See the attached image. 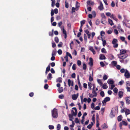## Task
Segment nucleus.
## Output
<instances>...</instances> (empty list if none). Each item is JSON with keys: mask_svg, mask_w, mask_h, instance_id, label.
I'll return each mask as SVG.
<instances>
[{"mask_svg": "<svg viewBox=\"0 0 130 130\" xmlns=\"http://www.w3.org/2000/svg\"><path fill=\"white\" fill-rule=\"evenodd\" d=\"M61 128V125H60L59 124H58L57 127V130H60Z\"/></svg>", "mask_w": 130, "mask_h": 130, "instance_id": "47", "label": "nucleus"}, {"mask_svg": "<svg viewBox=\"0 0 130 130\" xmlns=\"http://www.w3.org/2000/svg\"><path fill=\"white\" fill-rule=\"evenodd\" d=\"M126 86H130V82L129 81H127L126 82Z\"/></svg>", "mask_w": 130, "mask_h": 130, "instance_id": "54", "label": "nucleus"}, {"mask_svg": "<svg viewBox=\"0 0 130 130\" xmlns=\"http://www.w3.org/2000/svg\"><path fill=\"white\" fill-rule=\"evenodd\" d=\"M113 91L115 93L117 94L118 92V89L116 88H115L113 90Z\"/></svg>", "mask_w": 130, "mask_h": 130, "instance_id": "36", "label": "nucleus"}, {"mask_svg": "<svg viewBox=\"0 0 130 130\" xmlns=\"http://www.w3.org/2000/svg\"><path fill=\"white\" fill-rule=\"evenodd\" d=\"M55 3V0H54L52 1V4H51V6H52V7H53L54 6Z\"/></svg>", "mask_w": 130, "mask_h": 130, "instance_id": "45", "label": "nucleus"}, {"mask_svg": "<svg viewBox=\"0 0 130 130\" xmlns=\"http://www.w3.org/2000/svg\"><path fill=\"white\" fill-rule=\"evenodd\" d=\"M122 119V115H120L118 117V121H120Z\"/></svg>", "mask_w": 130, "mask_h": 130, "instance_id": "30", "label": "nucleus"}, {"mask_svg": "<svg viewBox=\"0 0 130 130\" xmlns=\"http://www.w3.org/2000/svg\"><path fill=\"white\" fill-rule=\"evenodd\" d=\"M124 80H121V81L119 82L118 85H119L121 86L122 85L123 83H124Z\"/></svg>", "mask_w": 130, "mask_h": 130, "instance_id": "41", "label": "nucleus"}, {"mask_svg": "<svg viewBox=\"0 0 130 130\" xmlns=\"http://www.w3.org/2000/svg\"><path fill=\"white\" fill-rule=\"evenodd\" d=\"M48 127L50 129H52L54 128V126L52 125H50L48 126Z\"/></svg>", "mask_w": 130, "mask_h": 130, "instance_id": "49", "label": "nucleus"}, {"mask_svg": "<svg viewBox=\"0 0 130 130\" xmlns=\"http://www.w3.org/2000/svg\"><path fill=\"white\" fill-rule=\"evenodd\" d=\"M73 115L71 114H69L68 115V116L70 120L73 121Z\"/></svg>", "mask_w": 130, "mask_h": 130, "instance_id": "20", "label": "nucleus"}, {"mask_svg": "<svg viewBox=\"0 0 130 130\" xmlns=\"http://www.w3.org/2000/svg\"><path fill=\"white\" fill-rule=\"evenodd\" d=\"M102 88L104 89H106L108 88L107 83H104L102 85Z\"/></svg>", "mask_w": 130, "mask_h": 130, "instance_id": "23", "label": "nucleus"}, {"mask_svg": "<svg viewBox=\"0 0 130 130\" xmlns=\"http://www.w3.org/2000/svg\"><path fill=\"white\" fill-rule=\"evenodd\" d=\"M123 92L122 91H120L119 92L118 95L119 97L120 98H122L123 95Z\"/></svg>", "mask_w": 130, "mask_h": 130, "instance_id": "21", "label": "nucleus"}, {"mask_svg": "<svg viewBox=\"0 0 130 130\" xmlns=\"http://www.w3.org/2000/svg\"><path fill=\"white\" fill-rule=\"evenodd\" d=\"M106 59L105 56L103 54H101L99 56V59L101 60H105Z\"/></svg>", "mask_w": 130, "mask_h": 130, "instance_id": "11", "label": "nucleus"}, {"mask_svg": "<svg viewBox=\"0 0 130 130\" xmlns=\"http://www.w3.org/2000/svg\"><path fill=\"white\" fill-rule=\"evenodd\" d=\"M62 24V22L61 21L59 22L58 23V26L59 27H61Z\"/></svg>", "mask_w": 130, "mask_h": 130, "instance_id": "59", "label": "nucleus"}, {"mask_svg": "<svg viewBox=\"0 0 130 130\" xmlns=\"http://www.w3.org/2000/svg\"><path fill=\"white\" fill-rule=\"evenodd\" d=\"M117 56L120 59V61L121 63L126 64L128 62V60L125 59L127 57V55L118 54H117Z\"/></svg>", "mask_w": 130, "mask_h": 130, "instance_id": "1", "label": "nucleus"}, {"mask_svg": "<svg viewBox=\"0 0 130 130\" xmlns=\"http://www.w3.org/2000/svg\"><path fill=\"white\" fill-rule=\"evenodd\" d=\"M110 98L108 97H106L104 99V100L102 101V102L103 105H104V104H105L107 102L109 101H110Z\"/></svg>", "mask_w": 130, "mask_h": 130, "instance_id": "5", "label": "nucleus"}, {"mask_svg": "<svg viewBox=\"0 0 130 130\" xmlns=\"http://www.w3.org/2000/svg\"><path fill=\"white\" fill-rule=\"evenodd\" d=\"M85 21L84 20L80 22V26H81V27H82L83 25L85 23Z\"/></svg>", "mask_w": 130, "mask_h": 130, "instance_id": "43", "label": "nucleus"}, {"mask_svg": "<svg viewBox=\"0 0 130 130\" xmlns=\"http://www.w3.org/2000/svg\"><path fill=\"white\" fill-rule=\"evenodd\" d=\"M126 52V51L125 50L122 49L120 51V53L119 54L124 55V54Z\"/></svg>", "mask_w": 130, "mask_h": 130, "instance_id": "15", "label": "nucleus"}, {"mask_svg": "<svg viewBox=\"0 0 130 130\" xmlns=\"http://www.w3.org/2000/svg\"><path fill=\"white\" fill-rule=\"evenodd\" d=\"M100 64L102 67H104L105 66V64L103 62H100Z\"/></svg>", "mask_w": 130, "mask_h": 130, "instance_id": "62", "label": "nucleus"}, {"mask_svg": "<svg viewBox=\"0 0 130 130\" xmlns=\"http://www.w3.org/2000/svg\"><path fill=\"white\" fill-rule=\"evenodd\" d=\"M66 56H67V57L69 56L71 58V59H72V57L71 54L68 52H67L66 53Z\"/></svg>", "mask_w": 130, "mask_h": 130, "instance_id": "35", "label": "nucleus"}, {"mask_svg": "<svg viewBox=\"0 0 130 130\" xmlns=\"http://www.w3.org/2000/svg\"><path fill=\"white\" fill-rule=\"evenodd\" d=\"M65 7L67 8L69 7V4L67 2V1H66L65 2Z\"/></svg>", "mask_w": 130, "mask_h": 130, "instance_id": "50", "label": "nucleus"}, {"mask_svg": "<svg viewBox=\"0 0 130 130\" xmlns=\"http://www.w3.org/2000/svg\"><path fill=\"white\" fill-rule=\"evenodd\" d=\"M125 113L126 115V116L130 114V110L129 109H127L126 108L125 110Z\"/></svg>", "mask_w": 130, "mask_h": 130, "instance_id": "22", "label": "nucleus"}, {"mask_svg": "<svg viewBox=\"0 0 130 130\" xmlns=\"http://www.w3.org/2000/svg\"><path fill=\"white\" fill-rule=\"evenodd\" d=\"M125 76L127 78H129L130 77V74L129 73L128 71L126 69L124 74Z\"/></svg>", "mask_w": 130, "mask_h": 130, "instance_id": "6", "label": "nucleus"}, {"mask_svg": "<svg viewBox=\"0 0 130 130\" xmlns=\"http://www.w3.org/2000/svg\"><path fill=\"white\" fill-rule=\"evenodd\" d=\"M98 9L101 11L103 10L104 9L103 4L101 2H100V5L98 7Z\"/></svg>", "mask_w": 130, "mask_h": 130, "instance_id": "7", "label": "nucleus"}, {"mask_svg": "<svg viewBox=\"0 0 130 130\" xmlns=\"http://www.w3.org/2000/svg\"><path fill=\"white\" fill-rule=\"evenodd\" d=\"M126 103L127 104H130V100L128 99H126Z\"/></svg>", "mask_w": 130, "mask_h": 130, "instance_id": "48", "label": "nucleus"}, {"mask_svg": "<svg viewBox=\"0 0 130 130\" xmlns=\"http://www.w3.org/2000/svg\"><path fill=\"white\" fill-rule=\"evenodd\" d=\"M120 122L122 124H123L124 125L126 126L127 125V123L124 121H122L121 122Z\"/></svg>", "mask_w": 130, "mask_h": 130, "instance_id": "42", "label": "nucleus"}, {"mask_svg": "<svg viewBox=\"0 0 130 130\" xmlns=\"http://www.w3.org/2000/svg\"><path fill=\"white\" fill-rule=\"evenodd\" d=\"M101 16L102 17V18H106V17L104 13H102L101 14Z\"/></svg>", "mask_w": 130, "mask_h": 130, "instance_id": "56", "label": "nucleus"}, {"mask_svg": "<svg viewBox=\"0 0 130 130\" xmlns=\"http://www.w3.org/2000/svg\"><path fill=\"white\" fill-rule=\"evenodd\" d=\"M126 89H127V92H130V87H126Z\"/></svg>", "mask_w": 130, "mask_h": 130, "instance_id": "64", "label": "nucleus"}, {"mask_svg": "<svg viewBox=\"0 0 130 130\" xmlns=\"http://www.w3.org/2000/svg\"><path fill=\"white\" fill-rule=\"evenodd\" d=\"M118 29L120 32H123V31L122 29L121 28L120 26H119L117 27Z\"/></svg>", "mask_w": 130, "mask_h": 130, "instance_id": "25", "label": "nucleus"}, {"mask_svg": "<svg viewBox=\"0 0 130 130\" xmlns=\"http://www.w3.org/2000/svg\"><path fill=\"white\" fill-rule=\"evenodd\" d=\"M76 64H73L72 67V69L74 70L76 69Z\"/></svg>", "mask_w": 130, "mask_h": 130, "instance_id": "34", "label": "nucleus"}, {"mask_svg": "<svg viewBox=\"0 0 130 130\" xmlns=\"http://www.w3.org/2000/svg\"><path fill=\"white\" fill-rule=\"evenodd\" d=\"M56 50H54L52 52V56H55L56 55Z\"/></svg>", "mask_w": 130, "mask_h": 130, "instance_id": "40", "label": "nucleus"}, {"mask_svg": "<svg viewBox=\"0 0 130 130\" xmlns=\"http://www.w3.org/2000/svg\"><path fill=\"white\" fill-rule=\"evenodd\" d=\"M103 78V80H105L107 79L108 76L104 74V75Z\"/></svg>", "mask_w": 130, "mask_h": 130, "instance_id": "46", "label": "nucleus"}, {"mask_svg": "<svg viewBox=\"0 0 130 130\" xmlns=\"http://www.w3.org/2000/svg\"><path fill=\"white\" fill-rule=\"evenodd\" d=\"M68 85L69 87H70L71 86H73V82L72 81H71L70 79H68Z\"/></svg>", "mask_w": 130, "mask_h": 130, "instance_id": "16", "label": "nucleus"}, {"mask_svg": "<svg viewBox=\"0 0 130 130\" xmlns=\"http://www.w3.org/2000/svg\"><path fill=\"white\" fill-rule=\"evenodd\" d=\"M110 18L112 19L113 20L117 21L118 20V19L116 18V16L113 14H112L110 16Z\"/></svg>", "mask_w": 130, "mask_h": 130, "instance_id": "13", "label": "nucleus"}, {"mask_svg": "<svg viewBox=\"0 0 130 130\" xmlns=\"http://www.w3.org/2000/svg\"><path fill=\"white\" fill-rule=\"evenodd\" d=\"M101 52L103 53H106L107 52L106 51L104 48H103L101 50Z\"/></svg>", "mask_w": 130, "mask_h": 130, "instance_id": "39", "label": "nucleus"}, {"mask_svg": "<svg viewBox=\"0 0 130 130\" xmlns=\"http://www.w3.org/2000/svg\"><path fill=\"white\" fill-rule=\"evenodd\" d=\"M50 65H49L48 67L46 68V71L48 72L50 70Z\"/></svg>", "mask_w": 130, "mask_h": 130, "instance_id": "55", "label": "nucleus"}, {"mask_svg": "<svg viewBox=\"0 0 130 130\" xmlns=\"http://www.w3.org/2000/svg\"><path fill=\"white\" fill-rule=\"evenodd\" d=\"M75 6L76 9L78 8L79 7V4L77 2H76Z\"/></svg>", "mask_w": 130, "mask_h": 130, "instance_id": "44", "label": "nucleus"}, {"mask_svg": "<svg viewBox=\"0 0 130 130\" xmlns=\"http://www.w3.org/2000/svg\"><path fill=\"white\" fill-rule=\"evenodd\" d=\"M106 15L108 16V17H110V16H111V13L109 12H107L106 13Z\"/></svg>", "mask_w": 130, "mask_h": 130, "instance_id": "61", "label": "nucleus"}, {"mask_svg": "<svg viewBox=\"0 0 130 130\" xmlns=\"http://www.w3.org/2000/svg\"><path fill=\"white\" fill-rule=\"evenodd\" d=\"M108 127V126L105 123L104 124L103 127V129H106Z\"/></svg>", "mask_w": 130, "mask_h": 130, "instance_id": "37", "label": "nucleus"}, {"mask_svg": "<svg viewBox=\"0 0 130 130\" xmlns=\"http://www.w3.org/2000/svg\"><path fill=\"white\" fill-rule=\"evenodd\" d=\"M58 97L59 99H62L64 97V96L62 94L60 95Z\"/></svg>", "mask_w": 130, "mask_h": 130, "instance_id": "58", "label": "nucleus"}, {"mask_svg": "<svg viewBox=\"0 0 130 130\" xmlns=\"http://www.w3.org/2000/svg\"><path fill=\"white\" fill-rule=\"evenodd\" d=\"M107 83L109 85L113 84L114 83L113 81L110 79H108L107 81Z\"/></svg>", "mask_w": 130, "mask_h": 130, "instance_id": "17", "label": "nucleus"}, {"mask_svg": "<svg viewBox=\"0 0 130 130\" xmlns=\"http://www.w3.org/2000/svg\"><path fill=\"white\" fill-rule=\"evenodd\" d=\"M54 12L55 14H57L58 12V9L57 8L55 9L54 10Z\"/></svg>", "mask_w": 130, "mask_h": 130, "instance_id": "60", "label": "nucleus"}, {"mask_svg": "<svg viewBox=\"0 0 130 130\" xmlns=\"http://www.w3.org/2000/svg\"><path fill=\"white\" fill-rule=\"evenodd\" d=\"M101 23L104 24H106V18H102L101 20Z\"/></svg>", "mask_w": 130, "mask_h": 130, "instance_id": "18", "label": "nucleus"}, {"mask_svg": "<svg viewBox=\"0 0 130 130\" xmlns=\"http://www.w3.org/2000/svg\"><path fill=\"white\" fill-rule=\"evenodd\" d=\"M108 22H109V23L110 24V25L111 26L113 25L114 24L113 22L110 19H108Z\"/></svg>", "mask_w": 130, "mask_h": 130, "instance_id": "27", "label": "nucleus"}, {"mask_svg": "<svg viewBox=\"0 0 130 130\" xmlns=\"http://www.w3.org/2000/svg\"><path fill=\"white\" fill-rule=\"evenodd\" d=\"M123 17L124 18V20H123L122 22L123 25L124 26L127 27L126 21H127V22H128V21L126 19V17L124 15Z\"/></svg>", "mask_w": 130, "mask_h": 130, "instance_id": "8", "label": "nucleus"}, {"mask_svg": "<svg viewBox=\"0 0 130 130\" xmlns=\"http://www.w3.org/2000/svg\"><path fill=\"white\" fill-rule=\"evenodd\" d=\"M62 78L61 77H59L56 79V82L61 83L62 81Z\"/></svg>", "mask_w": 130, "mask_h": 130, "instance_id": "28", "label": "nucleus"}, {"mask_svg": "<svg viewBox=\"0 0 130 130\" xmlns=\"http://www.w3.org/2000/svg\"><path fill=\"white\" fill-rule=\"evenodd\" d=\"M98 83L100 84V85L102 86L103 85V83L102 82V80L100 79H98L97 80Z\"/></svg>", "mask_w": 130, "mask_h": 130, "instance_id": "26", "label": "nucleus"}, {"mask_svg": "<svg viewBox=\"0 0 130 130\" xmlns=\"http://www.w3.org/2000/svg\"><path fill=\"white\" fill-rule=\"evenodd\" d=\"M63 90L62 87H59L58 89V91L59 93H61L63 91Z\"/></svg>", "mask_w": 130, "mask_h": 130, "instance_id": "33", "label": "nucleus"}, {"mask_svg": "<svg viewBox=\"0 0 130 130\" xmlns=\"http://www.w3.org/2000/svg\"><path fill=\"white\" fill-rule=\"evenodd\" d=\"M121 40L123 41H124L125 40V38L124 37L121 36L120 37Z\"/></svg>", "mask_w": 130, "mask_h": 130, "instance_id": "57", "label": "nucleus"}, {"mask_svg": "<svg viewBox=\"0 0 130 130\" xmlns=\"http://www.w3.org/2000/svg\"><path fill=\"white\" fill-rule=\"evenodd\" d=\"M52 78V75L51 73H49L47 76V79L48 80H50Z\"/></svg>", "mask_w": 130, "mask_h": 130, "instance_id": "24", "label": "nucleus"}, {"mask_svg": "<svg viewBox=\"0 0 130 130\" xmlns=\"http://www.w3.org/2000/svg\"><path fill=\"white\" fill-rule=\"evenodd\" d=\"M85 32L87 35L88 38V39H90V38L91 34L89 32L88 30L87 29L85 31Z\"/></svg>", "mask_w": 130, "mask_h": 130, "instance_id": "12", "label": "nucleus"}, {"mask_svg": "<svg viewBox=\"0 0 130 130\" xmlns=\"http://www.w3.org/2000/svg\"><path fill=\"white\" fill-rule=\"evenodd\" d=\"M52 117L54 118H56L58 117L57 110L54 108L52 110Z\"/></svg>", "mask_w": 130, "mask_h": 130, "instance_id": "2", "label": "nucleus"}, {"mask_svg": "<svg viewBox=\"0 0 130 130\" xmlns=\"http://www.w3.org/2000/svg\"><path fill=\"white\" fill-rule=\"evenodd\" d=\"M114 110L112 109L109 115V116L111 118H112L115 116V114L114 113Z\"/></svg>", "mask_w": 130, "mask_h": 130, "instance_id": "9", "label": "nucleus"}, {"mask_svg": "<svg viewBox=\"0 0 130 130\" xmlns=\"http://www.w3.org/2000/svg\"><path fill=\"white\" fill-rule=\"evenodd\" d=\"M118 40L117 39H114L112 41V43L113 44V47L114 48L118 47V44L117 43Z\"/></svg>", "mask_w": 130, "mask_h": 130, "instance_id": "3", "label": "nucleus"}, {"mask_svg": "<svg viewBox=\"0 0 130 130\" xmlns=\"http://www.w3.org/2000/svg\"><path fill=\"white\" fill-rule=\"evenodd\" d=\"M89 49L90 51H91L93 53V54L94 55L95 54L96 52H95L94 49H93V47L92 46H89Z\"/></svg>", "mask_w": 130, "mask_h": 130, "instance_id": "14", "label": "nucleus"}, {"mask_svg": "<svg viewBox=\"0 0 130 130\" xmlns=\"http://www.w3.org/2000/svg\"><path fill=\"white\" fill-rule=\"evenodd\" d=\"M92 93L93 94V96L95 97L97 96V93L95 91L94 89H92Z\"/></svg>", "mask_w": 130, "mask_h": 130, "instance_id": "32", "label": "nucleus"}, {"mask_svg": "<svg viewBox=\"0 0 130 130\" xmlns=\"http://www.w3.org/2000/svg\"><path fill=\"white\" fill-rule=\"evenodd\" d=\"M102 40L103 42L102 44L103 46H105L106 43V40H103V39H102Z\"/></svg>", "mask_w": 130, "mask_h": 130, "instance_id": "31", "label": "nucleus"}, {"mask_svg": "<svg viewBox=\"0 0 130 130\" xmlns=\"http://www.w3.org/2000/svg\"><path fill=\"white\" fill-rule=\"evenodd\" d=\"M86 68V66L85 63H84L83 64V69L84 70H85Z\"/></svg>", "mask_w": 130, "mask_h": 130, "instance_id": "63", "label": "nucleus"}, {"mask_svg": "<svg viewBox=\"0 0 130 130\" xmlns=\"http://www.w3.org/2000/svg\"><path fill=\"white\" fill-rule=\"evenodd\" d=\"M78 96V93H77L76 94H74L72 96V98L74 100H76Z\"/></svg>", "mask_w": 130, "mask_h": 130, "instance_id": "10", "label": "nucleus"}, {"mask_svg": "<svg viewBox=\"0 0 130 130\" xmlns=\"http://www.w3.org/2000/svg\"><path fill=\"white\" fill-rule=\"evenodd\" d=\"M111 64L115 66L117 64V62L115 61H113L111 62Z\"/></svg>", "mask_w": 130, "mask_h": 130, "instance_id": "38", "label": "nucleus"}, {"mask_svg": "<svg viewBox=\"0 0 130 130\" xmlns=\"http://www.w3.org/2000/svg\"><path fill=\"white\" fill-rule=\"evenodd\" d=\"M100 94L102 97H103L104 95V91H101L100 93Z\"/></svg>", "mask_w": 130, "mask_h": 130, "instance_id": "53", "label": "nucleus"}, {"mask_svg": "<svg viewBox=\"0 0 130 130\" xmlns=\"http://www.w3.org/2000/svg\"><path fill=\"white\" fill-rule=\"evenodd\" d=\"M94 4V3L90 1L89 0L87 2V4L89 5H93Z\"/></svg>", "mask_w": 130, "mask_h": 130, "instance_id": "29", "label": "nucleus"}, {"mask_svg": "<svg viewBox=\"0 0 130 130\" xmlns=\"http://www.w3.org/2000/svg\"><path fill=\"white\" fill-rule=\"evenodd\" d=\"M55 41L57 43H58L59 42V39L57 37H55Z\"/></svg>", "mask_w": 130, "mask_h": 130, "instance_id": "51", "label": "nucleus"}, {"mask_svg": "<svg viewBox=\"0 0 130 130\" xmlns=\"http://www.w3.org/2000/svg\"><path fill=\"white\" fill-rule=\"evenodd\" d=\"M71 111V114L73 115L74 116H75L77 114V111L76 108V107H73Z\"/></svg>", "mask_w": 130, "mask_h": 130, "instance_id": "4", "label": "nucleus"}, {"mask_svg": "<svg viewBox=\"0 0 130 130\" xmlns=\"http://www.w3.org/2000/svg\"><path fill=\"white\" fill-rule=\"evenodd\" d=\"M57 52L58 54L59 55H61L62 53V51L61 49L59 50H58Z\"/></svg>", "mask_w": 130, "mask_h": 130, "instance_id": "52", "label": "nucleus"}, {"mask_svg": "<svg viewBox=\"0 0 130 130\" xmlns=\"http://www.w3.org/2000/svg\"><path fill=\"white\" fill-rule=\"evenodd\" d=\"M90 62L89 63V64L90 66H92L93 65V60L92 58H89Z\"/></svg>", "mask_w": 130, "mask_h": 130, "instance_id": "19", "label": "nucleus"}]
</instances>
